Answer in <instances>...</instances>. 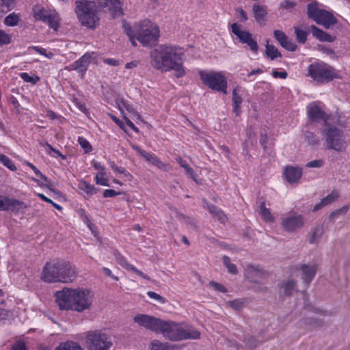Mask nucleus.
<instances>
[{
    "instance_id": "obj_60",
    "label": "nucleus",
    "mask_w": 350,
    "mask_h": 350,
    "mask_svg": "<svg viewBox=\"0 0 350 350\" xmlns=\"http://www.w3.org/2000/svg\"><path fill=\"white\" fill-rule=\"evenodd\" d=\"M96 183L98 185L103 186H109L108 180L104 176H101L100 174H96L95 177Z\"/></svg>"
},
{
    "instance_id": "obj_43",
    "label": "nucleus",
    "mask_w": 350,
    "mask_h": 350,
    "mask_svg": "<svg viewBox=\"0 0 350 350\" xmlns=\"http://www.w3.org/2000/svg\"><path fill=\"white\" fill-rule=\"evenodd\" d=\"M125 262V269H130L133 271L134 273L139 275L140 277L143 278L144 279L146 280H150V278L149 276H148L146 274H144L142 271L137 269L136 267H135L133 265L128 263L127 262Z\"/></svg>"
},
{
    "instance_id": "obj_24",
    "label": "nucleus",
    "mask_w": 350,
    "mask_h": 350,
    "mask_svg": "<svg viewBox=\"0 0 350 350\" xmlns=\"http://www.w3.org/2000/svg\"><path fill=\"white\" fill-rule=\"evenodd\" d=\"M308 116L311 120H323L327 122L326 114L317 105L310 104L308 107Z\"/></svg>"
},
{
    "instance_id": "obj_29",
    "label": "nucleus",
    "mask_w": 350,
    "mask_h": 350,
    "mask_svg": "<svg viewBox=\"0 0 350 350\" xmlns=\"http://www.w3.org/2000/svg\"><path fill=\"white\" fill-rule=\"evenodd\" d=\"M295 286L296 284L293 280H288L286 282L282 284L280 286V295H284L288 297L291 296Z\"/></svg>"
},
{
    "instance_id": "obj_37",
    "label": "nucleus",
    "mask_w": 350,
    "mask_h": 350,
    "mask_svg": "<svg viewBox=\"0 0 350 350\" xmlns=\"http://www.w3.org/2000/svg\"><path fill=\"white\" fill-rule=\"evenodd\" d=\"M294 31L297 42L301 44H304L307 40L308 32L297 27H294Z\"/></svg>"
},
{
    "instance_id": "obj_52",
    "label": "nucleus",
    "mask_w": 350,
    "mask_h": 350,
    "mask_svg": "<svg viewBox=\"0 0 350 350\" xmlns=\"http://www.w3.org/2000/svg\"><path fill=\"white\" fill-rule=\"evenodd\" d=\"M245 342L247 347L250 349H254L256 347L259 342L254 338L253 336H247L245 338Z\"/></svg>"
},
{
    "instance_id": "obj_26",
    "label": "nucleus",
    "mask_w": 350,
    "mask_h": 350,
    "mask_svg": "<svg viewBox=\"0 0 350 350\" xmlns=\"http://www.w3.org/2000/svg\"><path fill=\"white\" fill-rule=\"evenodd\" d=\"M310 29L312 31V36L321 42H332L334 40V37H332L329 33L318 28L315 25H311Z\"/></svg>"
},
{
    "instance_id": "obj_45",
    "label": "nucleus",
    "mask_w": 350,
    "mask_h": 350,
    "mask_svg": "<svg viewBox=\"0 0 350 350\" xmlns=\"http://www.w3.org/2000/svg\"><path fill=\"white\" fill-rule=\"evenodd\" d=\"M78 142L80 146L84 149L85 153H88L92 151V146L89 142L83 137H79Z\"/></svg>"
},
{
    "instance_id": "obj_46",
    "label": "nucleus",
    "mask_w": 350,
    "mask_h": 350,
    "mask_svg": "<svg viewBox=\"0 0 350 350\" xmlns=\"http://www.w3.org/2000/svg\"><path fill=\"white\" fill-rule=\"evenodd\" d=\"M45 145L46 147H48L49 150L47 152L51 156L54 157H60L62 159H66L65 155L62 154L58 150L53 148V146H51L49 144L46 143Z\"/></svg>"
},
{
    "instance_id": "obj_40",
    "label": "nucleus",
    "mask_w": 350,
    "mask_h": 350,
    "mask_svg": "<svg viewBox=\"0 0 350 350\" xmlns=\"http://www.w3.org/2000/svg\"><path fill=\"white\" fill-rule=\"evenodd\" d=\"M150 350H170V347L167 342L154 340L151 342Z\"/></svg>"
},
{
    "instance_id": "obj_20",
    "label": "nucleus",
    "mask_w": 350,
    "mask_h": 350,
    "mask_svg": "<svg viewBox=\"0 0 350 350\" xmlns=\"http://www.w3.org/2000/svg\"><path fill=\"white\" fill-rule=\"evenodd\" d=\"M245 276L252 282H258L264 275V271L259 265H248L245 268Z\"/></svg>"
},
{
    "instance_id": "obj_25",
    "label": "nucleus",
    "mask_w": 350,
    "mask_h": 350,
    "mask_svg": "<svg viewBox=\"0 0 350 350\" xmlns=\"http://www.w3.org/2000/svg\"><path fill=\"white\" fill-rule=\"evenodd\" d=\"M252 11L256 22L260 25H264L267 14L266 6L255 4L252 8Z\"/></svg>"
},
{
    "instance_id": "obj_62",
    "label": "nucleus",
    "mask_w": 350,
    "mask_h": 350,
    "mask_svg": "<svg viewBox=\"0 0 350 350\" xmlns=\"http://www.w3.org/2000/svg\"><path fill=\"white\" fill-rule=\"evenodd\" d=\"M272 75L274 78H280V79H286L288 76V74L286 71L279 72L276 70H273L272 71Z\"/></svg>"
},
{
    "instance_id": "obj_11",
    "label": "nucleus",
    "mask_w": 350,
    "mask_h": 350,
    "mask_svg": "<svg viewBox=\"0 0 350 350\" xmlns=\"http://www.w3.org/2000/svg\"><path fill=\"white\" fill-rule=\"evenodd\" d=\"M305 224L302 215L296 213H288L282 217L281 226L288 232H295L301 229Z\"/></svg>"
},
{
    "instance_id": "obj_42",
    "label": "nucleus",
    "mask_w": 350,
    "mask_h": 350,
    "mask_svg": "<svg viewBox=\"0 0 350 350\" xmlns=\"http://www.w3.org/2000/svg\"><path fill=\"white\" fill-rule=\"evenodd\" d=\"M21 78L25 82L31 83V84H36L40 81V77L35 76H30L27 72H22L20 74Z\"/></svg>"
},
{
    "instance_id": "obj_19",
    "label": "nucleus",
    "mask_w": 350,
    "mask_h": 350,
    "mask_svg": "<svg viewBox=\"0 0 350 350\" xmlns=\"http://www.w3.org/2000/svg\"><path fill=\"white\" fill-rule=\"evenodd\" d=\"M178 340H197L200 338V333L191 325L180 324Z\"/></svg>"
},
{
    "instance_id": "obj_50",
    "label": "nucleus",
    "mask_w": 350,
    "mask_h": 350,
    "mask_svg": "<svg viewBox=\"0 0 350 350\" xmlns=\"http://www.w3.org/2000/svg\"><path fill=\"white\" fill-rule=\"evenodd\" d=\"M176 161L180 165V166L183 167L186 170L187 174H189L191 176H193V170L191 167L189 166L186 161L183 160L181 157H178L176 159Z\"/></svg>"
},
{
    "instance_id": "obj_32",
    "label": "nucleus",
    "mask_w": 350,
    "mask_h": 350,
    "mask_svg": "<svg viewBox=\"0 0 350 350\" xmlns=\"http://www.w3.org/2000/svg\"><path fill=\"white\" fill-rule=\"evenodd\" d=\"M260 213L262 219L267 222H273L274 217L271 213L269 208L265 207V202H262L260 205Z\"/></svg>"
},
{
    "instance_id": "obj_12",
    "label": "nucleus",
    "mask_w": 350,
    "mask_h": 350,
    "mask_svg": "<svg viewBox=\"0 0 350 350\" xmlns=\"http://www.w3.org/2000/svg\"><path fill=\"white\" fill-rule=\"evenodd\" d=\"M232 32L239 39L240 42L247 44L250 50L254 53H257L258 45L253 38L252 34L247 31H243L240 29V25L234 23L231 25Z\"/></svg>"
},
{
    "instance_id": "obj_38",
    "label": "nucleus",
    "mask_w": 350,
    "mask_h": 350,
    "mask_svg": "<svg viewBox=\"0 0 350 350\" xmlns=\"http://www.w3.org/2000/svg\"><path fill=\"white\" fill-rule=\"evenodd\" d=\"M223 263L225 267L228 269V271L232 274H237L238 273V270L234 264L231 263L230 259L228 256H224L222 258Z\"/></svg>"
},
{
    "instance_id": "obj_21",
    "label": "nucleus",
    "mask_w": 350,
    "mask_h": 350,
    "mask_svg": "<svg viewBox=\"0 0 350 350\" xmlns=\"http://www.w3.org/2000/svg\"><path fill=\"white\" fill-rule=\"evenodd\" d=\"M90 59L91 55L86 53L79 59L71 64L70 67L72 70H77L81 74V77H83L90 63Z\"/></svg>"
},
{
    "instance_id": "obj_44",
    "label": "nucleus",
    "mask_w": 350,
    "mask_h": 350,
    "mask_svg": "<svg viewBox=\"0 0 350 350\" xmlns=\"http://www.w3.org/2000/svg\"><path fill=\"white\" fill-rule=\"evenodd\" d=\"M176 214H177V217H178V219L180 220L183 221L186 224L191 226L193 228H196V221L194 219L190 218L189 217H187V216H185L183 214L178 213H176Z\"/></svg>"
},
{
    "instance_id": "obj_53",
    "label": "nucleus",
    "mask_w": 350,
    "mask_h": 350,
    "mask_svg": "<svg viewBox=\"0 0 350 350\" xmlns=\"http://www.w3.org/2000/svg\"><path fill=\"white\" fill-rule=\"evenodd\" d=\"M29 49H33L35 51H36L37 53H39L40 54L43 55L46 57L49 58V59L52 58L53 56V54L52 53H47L46 49H44L43 48H40L39 46H32L29 47Z\"/></svg>"
},
{
    "instance_id": "obj_6",
    "label": "nucleus",
    "mask_w": 350,
    "mask_h": 350,
    "mask_svg": "<svg viewBox=\"0 0 350 350\" xmlns=\"http://www.w3.org/2000/svg\"><path fill=\"white\" fill-rule=\"evenodd\" d=\"M325 136V146L327 150H334L338 152L345 151L348 143L344 131L336 126L328 122L325 123V128L323 130Z\"/></svg>"
},
{
    "instance_id": "obj_36",
    "label": "nucleus",
    "mask_w": 350,
    "mask_h": 350,
    "mask_svg": "<svg viewBox=\"0 0 350 350\" xmlns=\"http://www.w3.org/2000/svg\"><path fill=\"white\" fill-rule=\"evenodd\" d=\"M108 163L110 167L115 172L124 174L127 180H131L133 178L132 175L129 172H126L124 167L118 166L113 161H109Z\"/></svg>"
},
{
    "instance_id": "obj_55",
    "label": "nucleus",
    "mask_w": 350,
    "mask_h": 350,
    "mask_svg": "<svg viewBox=\"0 0 350 350\" xmlns=\"http://www.w3.org/2000/svg\"><path fill=\"white\" fill-rule=\"evenodd\" d=\"M147 295L150 298L154 299L161 304H164L165 302V299L164 297L154 292L148 291Z\"/></svg>"
},
{
    "instance_id": "obj_34",
    "label": "nucleus",
    "mask_w": 350,
    "mask_h": 350,
    "mask_svg": "<svg viewBox=\"0 0 350 350\" xmlns=\"http://www.w3.org/2000/svg\"><path fill=\"white\" fill-rule=\"evenodd\" d=\"M305 141L311 146H318L320 144V138L312 132L306 131L304 133Z\"/></svg>"
},
{
    "instance_id": "obj_7",
    "label": "nucleus",
    "mask_w": 350,
    "mask_h": 350,
    "mask_svg": "<svg viewBox=\"0 0 350 350\" xmlns=\"http://www.w3.org/2000/svg\"><path fill=\"white\" fill-rule=\"evenodd\" d=\"M307 14L308 18L312 19L318 25L323 26L325 29H329L338 22L337 18L332 12L320 9L317 3L308 5Z\"/></svg>"
},
{
    "instance_id": "obj_57",
    "label": "nucleus",
    "mask_w": 350,
    "mask_h": 350,
    "mask_svg": "<svg viewBox=\"0 0 350 350\" xmlns=\"http://www.w3.org/2000/svg\"><path fill=\"white\" fill-rule=\"evenodd\" d=\"M296 5V3L295 1H289V0H284L280 3V7L283 9L290 10L293 8Z\"/></svg>"
},
{
    "instance_id": "obj_61",
    "label": "nucleus",
    "mask_w": 350,
    "mask_h": 350,
    "mask_svg": "<svg viewBox=\"0 0 350 350\" xmlns=\"http://www.w3.org/2000/svg\"><path fill=\"white\" fill-rule=\"evenodd\" d=\"M93 165L96 170L99 171L97 174H100L101 176H105V168L103 165H102L100 163H98L96 161L93 162Z\"/></svg>"
},
{
    "instance_id": "obj_33",
    "label": "nucleus",
    "mask_w": 350,
    "mask_h": 350,
    "mask_svg": "<svg viewBox=\"0 0 350 350\" xmlns=\"http://www.w3.org/2000/svg\"><path fill=\"white\" fill-rule=\"evenodd\" d=\"M238 88L234 89L232 92V102L234 105L233 111L239 115L240 110V105L242 103L241 96L237 93Z\"/></svg>"
},
{
    "instance_id": "obj_14",
    "label": "nucleus",
    "mask_w": 350,
    "mask_h": 350,
    "mask_svg": "<svg viewBox=\"0 0 350 350\" xmlns=\"http://www.w3.org/2000/svg\"><path fill=\"white\" fill-rule=\"evenodd\" d=\"M180 324L161 320L159 332L170 340L178 341Z\"/></svg>"
},
{
    "instance_id": "obj_51",
    "label": "nucleus",
    "mask_w": 350,
    "mask_h": 350,
    "mask_svg": "<svg viewBox=\"0 0 350 350\" xmlns=\"http://www.w3.org/2000/svg\"><path fill=\"white\" fill-rule=\"evenodd\" d=\"M323 164L324 161L323 159H316L308 162L306 164V166L310 168H320L323 165Z\"/></svg>"
},
{
    "instance_id": "obj_9",
    "label": "nucleus",
    "mask_w": 350,
    "mask_h": 350,
    "mask_svg": "<svg viewBox=\"0 0 350 350\" xmlns=\"http://www.w3.org/2000/svg\"><path fill=\"white\" fill-rule=\"evenodd\" d=\"M308 71L309 76L314 81L320 83L330 81L337 77L334 69L327 64H310L308 66Z\"/></svg>"
},
{
    "instance_id": "obj_28",
    "label": "nucleus",
    "mask_w": 350,
    "mask_h": 350,
    "mask_svg": "<svg viewBox=\"0 0 350 350\" xmlns=\"http://www.w3.org/2000/svg\"><path fill=\"white\" fill-rule=\"evenodd\" d=\"M54 350H84L81 345L73 341L61 342Z\"/></svg>"
},
{
    "instance_id": "obj_8",
    "label": "nucleus",
    "mask_w": 350,
    "mask_h": 350,
    "mask_svg": "<svg viewBox=\"0 0 350 350\" xmlns=\"http://www.w3.org/2000/svg\"><path fill=\"white\" fill-rule=\"evenodd\" d=\"M85 342L88 350H109L113 345L110 336L100 331L88 332Z\"/></svg>"
},
{
    "instance_id": "obj_39",
    "label": "nucleus",
    "mask_w": 350,
    "mask_h": 350,
    "mask_svg": "<svg viewBox=\"0 0 350 350\" xmlns=\"http://www.w3.org/2000/svg\"><path fill=\"white\" fill-rule=\"evenodd\" d=\"M18 16L13 12L10 14L5 18L4 23L8 26L13 27L18 24Z\"/></svg>"
},
{
    "instance_id": "obj_27",
    "label": "nucleus",
    "mask_w": 350,
    "mask_h": 350,
    "mask_svg": "<svg viewBox=\"0 0 350 350\" xmlns=\"http://www.w3.org/2000/svg\"><path fill=\"white\" fill-rule=\"evenodd\" d=\"M301 271L304 275L303 280L308 284L313 280L316 274L317 266L314 265H309L304 264L301 266Z\"/></svg>"
},
{
    "instance_id": "obj_2",
    "label": "nucleus",
    "mask_w": 350,
    "mask_h": 350,
    "mask_svg": "<svg viewBox=\"0 0 350 350\" xmlns=\"http://www.w3.org/2000/svg\"><path fill=\"white\" fill-rule=\"evenodd\" d=\"M55 301L62 310L83 312L91 309L94 293L87 288L64 287L55 293Z\"/></svg>"
},
{
    "instance_id": "obj_47",
    "label": "nucleus",
    "mask_w": 350,
    "mask_h": 350,
    "mask_svg": "<svg viewBox=\"0 0 350 350\" xmlns=\"http://www.w3.org/2000/svg\"><path fill=\"white\" fill-rule=\"evenodd\" d=\"M338 198V195L337 194V193L333 191L329 195H327L326 197L323 198L321 201L323 202V204L325 206H327L334 202Z\"/></svg>"
},
{
    "instance_id": "obj_41",
    "label": "nucleus",
    "mask_w": 350,
    "mask_h": 350,
    "mask_svg": "<svg viewBox=\"0 0 350 350\" xmlns=\"http://www.w3.org/2000/svg\"><path fill=\"white\" fill-rule=\"evenodd\" d=\"M0 163L12 171L16 170V167L14 165L12 161L7 156L3 154H0Z\"/></svg>"
},
{
    "instance_id": "obj_23",
    "label": "nucleus",
    "mask_w": 350,
    "mask_h": 350,
    "mask_svg": "<svg viewBox=\"0 0 350 350\" xmlns=\"http://www.w3.org/2000/svg\"><path fill=\"white\" fill-rule=\"evenodd\" d=\"M203 206L220 223L224 224L227 221V217L224 213L216 206L208 204L205 199L203 200Z\"/></svg>"
},
{
    "instance_id": "obj_13",
    "label": "nucleus",
    "mask_w": 350,
    "mask_h": 350,
    "mask_svg": "<svg viewBox=\"0 0 350 350\" xmlns=\"http://www.w3.org/2000/svg\"><path fill=\"white\" fill-rule=\"evenodd\" d=\"M135 323L147 329L159 332L161 319L148 314H137L133 318Z\"/></svg>"
},
{
    "instance_id": "obj_56",
    "label": "nucleus",
    "mask_w": 350,
    "mask_h": 350,
    "mask_svg": "<svg viewBox=\"0 0 350 350\" xmlns=\"http://www.w3.org/2000/svg\"><path fill=\"white\" fill-rule=\"evenodd\" d=\"M236 12L241 22H245L248 19L246 12L241 8H237Z\"/></svg>"
},
{
    "instance_id": "obj_16",
    "label": "nucleus",
    "mask_w": 350,
    "mask_h": 350,
    "mask_svg": "<svg viewBox=\"0 0 350 350\" xmlns=\"http://www.w3.org/2000/svg\"><path fill=\"white\" fill-rule=\"evenodd\" d=\"M34 17L36 20L42 21L47 23L50 27L57 30L59 27V18L55 14L49 13L48 11L41 9L36 11Z\"/></svg>"
},
{
    "instance_id": "obj_31",
    "label": "nucleus",
    "mask_w": 350,
    "mask_h": 350,
    "mask_svg": "<svg viewBox=\"0 0 350 350\" xmlns=\"http://www.w3.org/2000/svg\"><path fill=\"white\" fill-rule=\"evenodd\" d=\"M350 208V205L347 204L343 206L342 207L335 210L332 212L329 215V219L334 222L336 219L339 218L341 216H345L347 213L349 211Z\"/></svg>"
},
{
    "instance_id": "obj_4",
    "label": "nucleus",
    "mask_w": 350,
    "mask_h": 350,
    "mask_svg": "<svg viewBox=\"0 0 350 350\" xmlns=\"http://www.w3.org/2000/svg\"><path fill=\"white\" fill-rule=\"evenodd\" d=\"M124 30L133 46H136V40L144 46L152 45L159 37V27L149 20L136 23L131 27L124 24Z\"/></svg>"
},
{
    "instance_id": "obj_35",
    "label": "nucleus",
    "mask_w": 350,
    "mask_h": 350,
    "mask_svg": "<svg viewBox=\"0 0 350 350\" xmlns=\"http://www.w3.org/2000/svg\"><path fill=\"white\" fill-rule=\"evenodd\" d=\"M79 188L81 190L85 191L87 194L92 195L96 193L97 192V189L94 187V185L85 180H81L79 182Z\"/></svg>"
},
{
    "instance_id": "obj_58",
    "label": "nucleus",
    "mask_w": 350,
    "mask_h": 350,
    "mask_svg": "<svg viewBox=\"0 0 350 350\" xmlns=\"http://www.w3.org/2000/svg\"><path fill=\"white\" fill-rule=\"evenodd\" d=\"M209 284H210V286H213L215 290H217L219 292H221V293L227 292V289L226 288V287L219 283L212 281L209 283Z\"/></svg>"
},
{
    "instance_id": "obj_48",
    "label": "nucleus",
    "mask_w": 350,
    "mask_h": 350,
    "mask_svg": "<svg viewBox=\"0 0 350 350\" xmlns=\"http://www.w3.org/2000/svg\"><path fill=\"white\" fill-rule=\"evenodd\" d=\"M322 234V232L319 228H315L309 238V243L310 244H314L318 239H320Z\"/></svg>"
},
{
    "instance_id": "obj_22",
    "label": "nucleus",
    "mask_w": 350,
    "mask_h": 350,
    "mask_svg": "<svg viewBox=\"0 0 350 350\" xmlns=\"http://www.w3.org/2000/svg\"><path fill=\"white\" fill-rule=\"evenodd\" d=\"M302 176V169L299 167L288 165L284 170V176L286 180L291 183H295L299 181Z\"/></svg>"
},
{
    "instance_id": "obj_10",
    "label": "nucleus",
    "mask_w": 350,
    "mask_h": 350,
    "mask_svg": "<svg viewBox=\"0 0 350 350\" xmlns=\"http://www.w3.org/2000/svg\"><path fill=\"white\" fill-rule=\"evenodd\" d=\"M200 75L204 84L209 88L227 94V80L221 72H200Z\"/></svg>"
},
{
    "instance_id": "obj_15",
    "label": "nucleus",
    "mask_w": 350,
    "mask_h": 350,
    "mask_svg": "<svg viewBox=\"0 0 350 350\" xmlns=\"http://www.w3.org/2000/svg\"><path fill=\"white\" fill-rule=\"evenodd\" d=\"M27 208V205L22 201L0 196V211H19Z\"/></svg>"
},
{
    "instance_id": "obj_64",
    "label": "nucleus",
    "mask_w": 350,
    "mask_h": 350,
    "mask_svg": "<svg viewBox=\"0 0 350 350\" xmlns=\"http://www.w3.org/2000/svg\"><path fill=\"white\" fill-rule=\"evenodd\" d=\"M9 102L14 106V109L18 112L20 104L14 96H11L9 98Z\"/></svg>"
},
{
    "instance_id": "obj_54",
    "label": "nucleus",
    "mask_w": 350,
    "mask_h": 350,
    "mask_svg": "<svg viewBox=\"0 0 350 350\" xmlns=\"http://www.w3.org/2000/svg\"><path fill=\"white\" fill-rule=\"evenodd\" d=\"M150 163L156 165L159 169L165 170V168L167 167V165L164 163H163L161 161H160L159 159V158L154 154H153V156L150 159Z\"/></svg>"
},
{
    "instance_id": "obj_5",
    "label": "nucleus",
    "mask_w": 350,
    "mask_h": 350,
    "mask_svg": "<svg viewBox=\"0 0 350 350\" xmlns=\"http://www.w3.org/2000/svg\"><path fill=\"white\" fill-rule=\"evenodd\" d=\"M75 12L77 19L83 26L94 29L99 25L98 6L93 1L77 0Z\"/></svg>"
},
{
    "instance_id": "obj_63",
    "label": "nucleus",
    "mask_w": 350,
    "mask_h": 350,
    "mask_svg": "<svg viewBox=\"0 0 350 350\" xmlns=\"http://www.w3.org/2000/svg\"><path fill=\"white\" fill-rule=\"evenodd\" d=\"M119 194H120V192H116V191H114L113 189H106L103 192V197L104 198H111V197H114Z\"/></svg>"
},
{
    "instance_id": "obj_59",
    "label": "nucleus",
    "mask_w": 350,
    "mask_h": 350,
    "mask_svg": "<svg viewBox=\"0 0 350 350\" xmlns=\"http://www.w3.org/2000/svg\"><path fill=\"white\" fill-rule=\"evenodd\" d=\"M27 165L29 167H31V169H32V170H33V171L34 172V173H35L37 176H40L41 178H42L43 180H46V181L47 180V178H46L44 174H42L41 173V172H40V170H38V169L35 165H33L32 163H29V162H27Z\"/></svg>"
},
{
    "instance_id": "obj_1",
    "label": "nucleus",
    "mask_w": 350,
    "mask_h": 350,
    "mask_svg": "<svg viewBox=\"0 0 350 350\" xmlns=\"http://www.w3.org/2000/svg\"><path fill=\"white\" fill-rule=\"evenodd\" d=\"M184 50L176 45L161 44L150 53V64L162 72L174 70L178 78L185 75L183 66Z\"/></svg>"
},
{
    "instance_id": "obj_30",
    "label": "nucleus",
    "mask_w": 350,
    "mask_h": 350,
    "mask_svg": "<svg viewBox=\"0 0 350 350\" xmlns=\"http://www.w3.org/2000/svg\"><path fill=\"white\" fill-rule=\"evenodd\" d=\"M265 53L267 57L271 60H274L275 59L282 56L278 49L274 45L269 44L268 41L265 46Z\"/></svg>"
},
{
    "instance_id": "obj_17",
    "label": "nucleus",
    "mask_w": 350,
    "mask_h": 350,
    "mask_svg": "<svg viewBox=\"0 0 350 350\" xmlns=\"http://www.w3.org/2000/svg\"><path fill=\"white\" fill-rule=\"evenodd\" d=\"M98 6L107 8L113 18L119 17L123 14L121 0H101L98 1Z\"/></svg>"
},
{
    "instance_id": "obj_18",
    "label": "nucleus",
    "mask_w": 350,
    "mask_h": 350,
    "mask_svg": "<svg viewBox=\"0 0 350 350\" xmlns=\"http://www.w3.org/2000/svg\"><path fill=\"white\" fill-rule=\"evenodd\" d=\"M274 38L282 47L289 51H295L297 49V44L288 39V36L281 30H275Z\"/></svg>"
},
{
    "instance_id": "obj_49",
    "label": "nucleus",
    "mask_w": 350,
    "mask_h": 350,
    "mask_svg": "<svg viewBox=\"0 0 350 350\" xmlns=\"http://www.w3.org/2000/svg\"><path fill=\"white\" fill-rule=\"evenodd\" d=\"M11 42V36L0 29V46L5 44H8Z\"/></svg>"
},
{
    "instance_id": "obj_3",
    "label": "nucleus",
    "mask_w": 350,
    "mask_h": 350,
    "mask_svg": "<svg viewBox=\"0 0 350 350\" xmlns=\"http://www.w3.org/2000/svg\"><path fill=\"white\" fill-rule=\"evenodd\" d=\"M75 277V267L70 262L55 259L46 263L41 279L48 283H68L72 282Z\"/></svg>"
}]
</instances>
